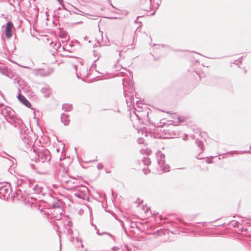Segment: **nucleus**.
<instances>
[{"instance_id":"obj_51","label":"nucleus","mask_w":251,"mask_h":251,"mask_svg":"<svg viewBox=\"0 0 251 251\" xmlns=\"http://www.w3.org/2000/svg\"><path fill=\"white\" fill-rule=\"evenodd\" d=\"M79 63L81 64V61H79Z\"/></svg>"},{"instance_id":"obj_43","label":"nucleus","mask_w":251,"mask_h":251,"mask_svg":"<svg viewBox=\"0 0 251 251\" xmlns=\"http://www.w3.org/2000/svg\"><path fill=\"white\" fill-rule=\"evenodd\" d=\"M82 23V22H77L76 24H81Z\"/></svg>"},{"instance_id":"obj_31","label":"nucleus","mask_w":251,"mask_h":251,"mask_svg":"<svg viewBox=\"0 0 251 251\" xmlns=\"http://www.w3.org/2000/svg\"><path fill=\"white\" fill-rule=\"evenodd\" d=\"M1 191L4 190V192H5V193H8V191H9L8 189H7V188H4V187H3V188H2L1 189Z\"/></svg>"},{"instance_id":"obj_1","label":"nucleus","mask_w":251,"mask_h":251,"mask_svg":"<svg viewBox=\"0 0 251 251\" xmlns=\"http://www.w3.org/2000/svg\"><path fill=\"white\" fill-rule=\"evenodd\" d=\"M5 112L4 117L7 122L12 125L18 129L21 138L25 145L29 147L33 146V135L32 131L28 128L23 121L15 115V112L10 107L4 108L1 111V113Z\"/></svg>"},{"instance_id":"obj_23","label":"nucleus","mask_w":251,"mask_h":251,"mask_svg":"<svg viewBox=\"0 0 251 251\" xmlns=\"http://www.w3.org/2000/svg\"><path fill=\"white\" fill-rule=\"evenodd\" d=\"M246 152H247V151H231L229 152V153H230L231 154H238V153H246Z\"/></svg>"},{"instance_id":"obj_24","label":"nucleus","mask_w":251,"mask_h":251,"mask_svg":"<svg viewBox=\"0 0 251 251\" xmlns=\"http://www.w3.org/2000/svg\"><path fill=\"white\" fill-rule=\"evenodd\" d=\"M97 233L99 235H102V234H106L107 235H108L109 236H110L112 238H113V239L114 240V238H113V237L112 236V235L111 234H110V233H108L107 232H103V233H100L99 230H97Z\"/></svg>"},{"instance_id":"obj_22","label":"nucleus","mask_w":251,"mask_h":251,"mask_svg":"<svg viewBox=\"0 0 251 251\" xmlns=\"http://www.w3.org/2000/svg\"><path fill=\"white\" fill-rule=\"evenodd\" d=\"M142 162H143L145 165L149 166L151 163V159L147 157H144L142 158Z\"/></svg>"},{"instance_id":"obj_30","label":"nucleus","mask_w":251,"mask_h":251,"mask_svg":"<svg viewBox=\"0 0 251 251\" xmlns=\"http://www.w3.org/2000/svg\"><path fill=\"white\" fill-rule=\"evenodd\" d=\"M144 139L142 138H139L137 139V142L139 144H142L143 142Z\"/></svg>"},{"instance_id":"obj_38","label":"nucleus","mask_w":251,"mask_h":251,"mask_svg":"<svg viewBox=\"0 0 251 251\" xmlns=\"http://www.w3.org/2000/svg\"><path fill=\"white\" fill-rule=\"evenodd\" d=\"M57 1L60 4H62L63 3V0H57Z\"/></svg>"},{"instance_id":"obj_12","label":"nucleus","mask_w":251,"mask_h":251,"mask_svg":"<svg viewBox=\"0 0 251 251\" xmlns=\"http://www.w3.org/2000/svg\"><path fill=\"white\" fill-rule=\"evenodd\" d=\"M156 157L157 159V162L159 165H162L165 164V155L162 153L160 151H158L156 153Z\"/></svg>"},{"instance_id":"obj_15","label":"nucleus","mask_w":251,"mask_h":251,"mask_svg":"<svg viewBox=\"0 0 251 251\" xmlns=\"http://www.w3.org/2000/svg\"><path fill=\"white\" fill-rule=\"evenodd\" d=\"M65 225V228L67 230V234L68 236H70V240H74V238L73 236H72L73 234V230L71 229V227L72 226V223L71 221H68L67 225Z\"/></svg>"},{"instance_id":"obj_42","label":"nucleus","mask_w":251,"mask_h":251,"mask_svg":"<svg viewBox=\"0 0 251 251\" xmlns=\"http://www.w3.org/2000/svg\"><path fill=\"white\" fill-rule=\"evenodd\" d=\"M76 240L77 242H78L79 241V239H78V237L76 238Z\"/></svg>"},{"instance_id":"obj_6","label":"nucleus","mask_w":251,"mask_h":251,"mask_svg":"<svg viewBox=\"0 0 251 251\" xmlns=\"http://www.w3.org/2000/svg\"><path fill=\"white\" fill-rule=\"evenodd\" d=\"M53 72V69L51 68L47 69H34L32 70V73L37 76H47L50 75Z\"/></svg>"},{"instance_id":"obj_18","label":"nucleus","mask_w":251,"mask_h":251,"mask_svg":"<svg viewBox=\"0 0 251 251\" xmlns=\"http://www.w3.org/2000/svg\"><path fill=\"white\" fill-rule=\"evenodd\" d=\"M62 109L66 112L71 111L73 109V105L68 103L63 104L62 105Z\"/></svg>"},{"instance_id":"obj_13","label":"nucleus","mask_w":251,"mask_h":251,"mask_svg":"<svg viewBox=\"0 0 251 251\" xmlns=\"http://www.w3.org/2000/svg\"><path fill=\"white\" fill-rule=\"evenodd\" d=\"M17 98L18 100L24 105L26 106L27 107H30L31 106V104L30 102L25 98V96L22 95L20 93L17 96Z\"/></svg>"},{"instance_id":"obj_10","label":"nucleus","mask_w":251,"mask_h":251,"mask_svg":"<svg viewBox=\"0 0 251 251\" xmlns=\"http://www.w3.org/2000/svg\"><path fill=\"white\" fill-rule=\"evenodd\" d=\"M66 189L72 190L78 187V180L74 178H71L65 185ZM65 187V186H64Z\"/></svg>"},{"instance_id":"obj_48","label":"nucleus","mask_w":251,"mask_h":251,"mask_svg":"<svg viewBox=\"0 0 251 251\" xmlns=\"http://www.w3.org/2000/svg\"><path fill=\"white\" fill-rule=\"evenodd\" d=\"M137 102H139V100H137V101H136V104H138Z\"/></svg>"},{"instance_id":"obj_9","label":"nucleus","mask_w":251,"mask_h":251,"mask_svg":"<svg viewBox=\"0 0 251 251\" xmlns=\"http://www.w3.org/2000/svg\"><path fill=\"white\" fill-rule=\"evenodd\" d=\"M72 12L75 14L80 15H82V16L87 17L88 18L90 19L95 20V19H97V18H95L94 17H97V16H95L93 15H91V14L85 13V12L82 11L81 10L77 9L76 7H74V10H73L72 12L70 11V14H71Z\"/></svg>"},{"instance_id":"obj_39","label":"nucleus","mask_w":251,"mask_h":251,"mask_svg":"<svg viewBox=\"0 0 251 251\" xmlns=\"http://www.w3.org/2000/svg\"><path fill=\"white\" fill-rule=\"evenodd\" d=\"M62 9V8L61 7H58V11H59V10H61Z\"/></svg>"},{"instance_id":"obj_21","label":"nucleus","mask_w":251,"mask_h":251,"mask_svg":"<svg viewBox=\"0 0 251 251\" xmlns=\"http://www.w3.org/2000/svg\"><path fill=\"white\" fill-rule=\"evenodd\" d=\"M159 166L163 172H167L169 171L170 166L167 164H165V163L162 165H159Z\"/></svg>"},{"instance_id":"obj_3","label":"nucleus","mask_w":251,"mask_h":251,"mask_svg":"<svg viewBox=\"0 0 251 251\" xmlns=\"http://www.w3.org/2000/svg\"><path fill=\"white\" fill-rule=\"evenodd\" d=\"M52 165L48 161L41 162L37 165L36 173L41 175L49 174L51 170Z\"/></svg>"},{"instance_id":"obj_41","label":"nucleus","mask_w":251,"mask_h":251,"mask_svg":"<svg viewBox=\"0 0 251 251\" xmlns=\"http://www.w3.org/2000/svg\"><path fill=\"white\" fill-rule=\"evenodd\" d=\"M139 17H140V16H138V17H137L136 20H135V23H136V22H137V19H138Z\"/></svg>"},{"instance_id":"obj_27","label":"nucleus","mask_w":251,"mask_h":251,"mask_svg":"<svg viewBox=\"0 0 251 251\" xmlns=\"http://www.w3.org/2000/svg\"><path fill=\"white\" fill-rule=\"evenodd\" d=\"M103 166L101 163H99L97 165V168L99 170H101L103 168Z\"/></svg>"},{"instance_id":"obj_33","label":"nucleus","mask_w":251,"mask_h":251,"mask_svg":"<svg viewBox=\"0 0 251 251\" xmlns=\"http://www.w3.org/2000/svg\"><path fill=\"white\" fill-rule=\"evenodd\" d=\"M109 3V4L112 7H113L114 8H115V7L113 5V4H112L111 3V0H107Z\"/></svg>"},{"instance_id":"obj_2","label":"nucleus","mask_w":251,"mask_h":251,"mask_svg":"<svg viewBox=\"0 0 251 251\" xmlns=\"http://www.w3.org/2000/svg\"><path fill=\"white\" fill-rule=\"evenodd\" d=\"M34 180L26 178L18 179L16 191L17 195H21V197L23 198L32 194V191H33L32 186Z\"/></svg>"},{"instance_id":"obj_25","label":"nucleus","mask_w":251,"mask_h":251,"mask_svg":"<svg viewBox=\"0 0 251 251\" xmlns=\"http://www.w3.org/2000/svg\"><path fill=\"white\" fill-rule=\"evenodd\" d=\"M52 206L54 208H58L59 209H60V205L57 202H55V203H53L52 204Z\"/></svg>"},{"instance_id":"obj_11","label":"nucleus","mask_w":251,"mask_h":251,"mask_svg":"<svg viewBox=\"0 0 251 251\" xmlns=\"http://www.w3.org/2000/svg\"><path fill=\"white\" fill-rule=\"evenodd\" d=\"M14 27L13 23L11 21H8L6 24L5 28V33L7 38H10L12 35V30Z\"/></svg>"},{"instance_id":"obj_44","label":"nucleus","mask_w":251,"mask_h":251,"mask_svg":"<svg viewBox=\"0 0 251 251\" xmlns=\"http://www.w3.org/2000/svg\"><path fill=\"white\" fill-rule=\"evenodd\" d=\"M74 68L75 70H76V65H74Z\"/></svg>"},{"instance_id":"obj_50","label":"nucleus","mask_w":251,"mask_h":251,"mask_svg":"<svg viewBox=\"0 0 251 251\" xmlns=\"http://www.w3.org/2000/svg\"><path fill=\"white\" fill-rule=\"evenodd\" d=\"M197 158H198V159H201V158H199V157H198V156H197Z\"/></svg>"},{"instance_id":"obj_7","label":"nucleus","mask_w":251,"mask_h":251,"mask_svg":"<svg viewBox=\"0 0 251 251\" xmlns=\"http://www.w3.org/2000/svg\"><path fill=\"white\" fill-rule=\"evenodd\" d=\"M57 177L59 181L64 186H65L68 181L71 178L65 172V169H63L62 171L61 170H59L57 175Z\"/></svg>"},{"instance_id":"obj_36","label":"nucleus","mask_w":251,"mask_h":251,"mask_svg":"<svg viewBox=\"0 0 251 251\" xmlns=\"http://www.w3.org/2000/svg\"><path fill=\"white\" fill-rule=\"evenodd\" d=\"M188 139V135L185 134L184 137L183 138V140H186Z\"/></svg>"},{"instance_id":"obj_37","label":"nucleus","mask_w":251,"mask_h":251,"mask_svg":"<svg viewBox=\"0 0 251 251\" xmlns=\"http://www.w3.org/2000/svg\"><path fill=\"white\" fill-rule=\"evenodd\" d=\"M206 162L207 163H212V160H211V159H207L206 160Z\"/></svg>"},{"instance_id":"obj_19","label":"nucleus","mask_w":251,"mask_h":251,"mask_svg":"<svg viewBox=\"0 0 251 251\" xmlns=\"http://www.w3.org/2000/svg\"><path fill=\"white\" fill-rule=\"evenodd\" d=\"M196 144L198 146V147H199L201 149V151L200 153L203 152V148H204V145L203 142L199 139H196Z\"/></svg>"},{"instance_id":"obj_20","label":"nucleus","mask_w":251,"mask_h":251,"mask_svg":"<svg viewBox=\"0 0 251 251\" xmlns=\"http://www.w3.org/2000/svg\"><path fill=\"white\" fill-rule=\"evenodd\" d=\"M41 92L44 94L45 97H48L50 95V88L48 86L43 87L41 90Z\"/></svg>"},{"instance_id":"obj_47","label":"nucleus","mask_w":251,"mask_h":251,"mask_svg":"<svg viewBox=\"0 0 251 251\" xmlns=\"http://www.w3.org/2000/svg\"><path fill=\"white\" fill-rule=\"evenodd\" d=\"M137 102H139V100H137V101H136V104H138Z\"/></svg>"},{"instance_id":"obj_16","label":"nucleus","mask_w":251,"mask_h":251,"mask_svg":"<svg viewBox=\"0 0 251 251\" xmlns=\"http://www.w3.org/2000/svg\"><path fill=\"white\" fill-rule=\"evenodd\" d=\"M69 115L62 113L61 115V121L64 126H68L70 123Z\"/></svg>"},{"instance_id":"obj_8","label":"nucleus","mask_w":251,"mask_h":251,"mask_svg":"<svg viewBox=\"0 0 251 251\" xmlns=\"http://www.w3.org/2000/svg\"><path fill=\"white\" fill-rule=\"evenodd\" d=\"M32 186L33 189L32 194H41L43 196H45V194H46V189L44 188L41 184L37 183L35 180H34Z\"/></svg>"},{"instance_id":"obj_35","label":"nucleus","mask_w":251,"mask_h":251,"mask_svg":"<svg viewBox=\"0 0 251 251\" xmlns=\"http://www.w3.org/2000/svg\"><path fill=\"white\" fill-rule=\"evenodd\" d=\"M160 126H160V125H159V126H157V128L154 129L153 132H158V127H160Z\"/></svg>"},{"instance_id":"obj_28","label":"nucleus","mask_w":251,"mask_h":251,"mask_svg":"<svg viewBox=\"0 0 251 251\" xmlns=\"http://www.w3.org/2000/svg\"><path fill=\"white\" fill-rule=\"evenodd\" d=\"M154 46H157V48H159L160 47L162 48H164L166 46L168 47V46H166L164 44H156V45H154Z\"/></svg>"},{"instance_id":"obj_14","label":"nucleus","mask_w":251,"mask_h":251,"mask_svg":"<svg viewBox=\"0 0 251 251\" xmlns=\"http://www.w3.org/2000/svg\"><path fill=\"white\" fill-rule=\"evenodd\" d=\"M151 0H143L141 9L144 11H149L151 9Z\"/></svg>"},{"instance_id":"obj_29","label":"nucleus","mask_w":251,"mask_h":251,"mask_svg":"<svg viewBox=\"0 0 251 251\" xmlns=\"http://www.w3.org/2000/svg\"><path fill=\"white\" fill-rule=\"evenodd\" d=\"M30 166H31V168L33 170H35V172L36 173V169H37V166H36L35 165H34V164H31Z\"/></svg>"},{"instance_id":"obj_34","label":"nucleus","mask_w":251,"mask_h":251,"mask_svg":"<svg viewBox=\"0 0 251 251\" xmlns=\"http://www.w3.org/2000/svg\"><path fill=\"white\" fill-rule=\"evenodd\" d=\"M60 5L62 6V7H61L62 9H64L65 10H67V9L66 8V7H65V5L63 3H62V4H60Z\"/></svg>"},{"instance_id":"obj_45","label":"nucleus","mask_w":251,"mask_h":251,"mask_svg":"<svg viewBox=\"0 0 251 251\" xmlns=\"http://www.w3.org/2000/svg\"><path fill=\"white\" fill-rule=\"evenodd\" d=\"M77 77L78 78H79V75H78V74L77 75Z\"/></svg>"},{"instance_id":"obj_17","label":"nucleus","mask_w":251,"mask_h":251,"mask_svg":"<svg viewBox=\"0 0 251 251\" xmlns=\"http://www.w3.org/2000/svg\"><path fill=\"white\" fill-rule=\"evenodd\" d=\"M124 94V96L125 97H126V96L129 97V99H126V103L128 104L129 102H130L131 104H132V103L134 102V98L133 94L130 93L129 95H127L126 94H125V93Z\"/></svg>"},{"instance_id":"obj_5","label":"nucleus","mask_w":251,"mask_h":251,"mask_svg":"<svg viewBox=\"0 0 251 251\" xmlns=\"http://www.w3.org/2000/svg\"><path fill=\"white\" fill-rule=\"evenodd\" d=\"M77 190L74 193V195L80 199L85 200L88 198V189L84 186H78Z\"/></svg>"},{"instance_id":"obj_52","label":"nucleus","mask_w":251,"mask_h":251,"mask_svg":"<svg viewBox=\"0 0 251 251\" xmlns=\"http://www.w3.org/2000/svg\"><path fill=\"white\" fill-rule=\"evenodd\" d=\"M48 195L50 196V197H51V196L50 195V194H48Z\"/></svg>"},{"instance_id":"obj_46","label":"nucleus","mask_w":251,"mask_h":251,"mask_svg":"<svg viewBox=\"0 0 251 251\" xmlns=\"http://www.w3.org/2000/svg\"><path fill=\"white\" fill-rule=\"evenodd\" d=\"M144 173H145V174H147V171H145Z\"/></svg>"},{"instance_id":"obj_26","label":"nucleus","mask_w":251,"mask_h":251,"mask_svg":"<svg viewBox=\"0 0 251 251\" xmlns=\"http://www.w3.org/2000/svg\"><path fill=\"white\" fill-rule=\"evenodd\" d=\"M61 217H62V214H61V213H60V214L59 215L54 216L55 220H58V221L61 219Z\"/></svg>"},{"instance_id":"obj_49","label":"nucleus","mask_w":251,"mask_h":251,"mask_svg":"<svg viewBox=\"0 0 251 251\" xmlns=\"http://www.w3.org/2000/svg\"><path fill=\"white\" fill-rule=\"evenodd\" d=\"M137 102H139V100H137V101H136V104H138Z\"/></svg>"},{"instance_id":"obj_32","label":"nucleus","mask_w":251,"mask_h":251,"mask_svg":"<svg viewBox=\"0 0 251 251\" xmlns=\"http://www.w3.org/2000/svg\"><path fill=\"white\" fill-rule=\"evenodd\" d=\"M119 250L118 247H115V246L113 247L112 248V250H113V251H117V250Z\"/></svg>"},{"instance_id":"obj_40","label":"nucleus","mask_w":251,"mask_h":251,"mask_svg":"<svg viewBox=\"0 0 251 251\" xmlns=\"http://www.w3.org/2000/svg\"><path fill=\"white\" fill-rule=\"evenodd\" d=\"M3 103H0V107L3 106Z\"/></svg>"},{"instance_id":"obj_4","label":"nucleus","mask_w":251,"mask_h":251,"mask_svg":"<svg viewBox=\"0 0 251 251\" xmlns=\"http://www.w3.org/2000/svg\"><path fill=\"white\" fill-rule=\"evenodd\" d=\"M37 156L39 161L41 162L46 161L50 162L51 158L50 152L46 149L40 150L38 152Z\"/></svg>"}]
</instances>
